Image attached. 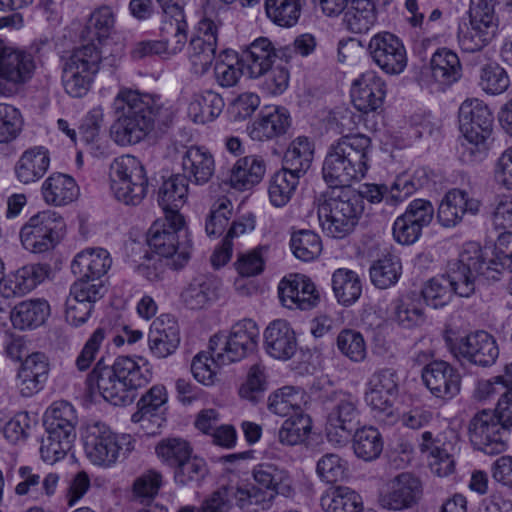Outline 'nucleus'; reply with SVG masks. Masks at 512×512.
I'll return each mask as SVG.
<instances>
[{
  "instance_id": "423d86ee",
  "label": "nucleus",
  "mask_w": 512,
  "mask_h": 512,
  "mask_svg": "<svg viewBox=\"0 0 512 512\" xmlns=\"http://www.w3.org/2000/svg\"><path fill=\"white\" fill-rule=\"evenodd\" d=\"M497 0H472L469 24L458 29L457 40L463 52L481 51L498 33L499 20L495 13Z\"/></svg>"
},
{
  "instance_id": "338daca9",
  "label": "nucleus",
  "mask_w": 512,
  "mask_h": 512,
  "mask_svg": "<svg viewBox=\"0 0 512 512\" xmlns=\"http://www.w3.org/2000/svg\"><path fill=\"white\" fill-rule=\"evenodd\" d=\"M336 344L341 354L354 363L364 361L367 356L364 337L356 330H342L337 336Z\"/></svg>"
},
{
  "instance_id": "de8ad7c7",
  "label": "nucleus",
  "mask_w": 512,
  "mask_h": 512,
  "mask_svg": "<svg viewBox=\"0 0 512 512\" xmlns=\"http://www.w3.org/2000/svg\"><path fill=\"white\" fill-rule=\"evenodd\" d=\"M331 284L337 301L344 306L352 305L362 294L359 275L347 268L336 269L332 274Z\"/></svg>"
},
{
  "instance_id": "0eeeda50",
  "label": "nucleus",
  "mask_w": 512,
  "mask_h": 512,
  "mask_svg": "<svg viewBox=\"0 0 512 512\" xmlns=\"http://www.w3.org/2000/svg\"><path fill=\"white\" fill-rule=\"evenodd\" d=\"M102 52L96 44L75 49L63 62L61 81L65 92L74 98L85 96L99 71Z\"/></svg>"
},
{
  "instance_id": "a211bd4d",
  "label": "nucleus",
  "mask_w": 512,
  "mask_h": 512,
  "mask_svg": "<svg viewBox=\"0 0 512 512\" xmlns=\"http://www.w3.org/2000/svg\"><path fill=\"white\" fill-rule=\"evenodd\" d=\"M36 62L32 53L12 46L0 39V79L19 86L29 82L35 73Z\"/></svg>"
},
{
  "instance_id": "f3484780",
  "label": "nucleus",
  "mask_w": 512,
  "mask_h": 512,
  "mask_svg": "<svg viewBox=\"0 0 512 512\" xmlns=\"http://www.w3.org/2000/svg\"><path fill=\"white\" fill-rule=\"evenodd\" d=\"M422 380L430 393L443 401L455 398L461 390L462 377L458 369L443 360H434L422 369Z\"/></svg>"
},
{
  "instance_id": "f03ea898",
  "label": "nucleus",
  "mask_w": 512,
  "mask_h": 512,
  "mask_svg": "<svg viewBox=\"0 0 512 512\" xmlns=\"http://www.w3.org/2000/svg\"><path fill=\"white\" fill-rule=\"evenodd\" d=\"M112 108L116 120L111 135L121 146L141 142L155 127L159 130L168 128L175 117L172 104L162 102L157 96L128 88L119 90Z\"/></svg>"
},
{
  "instance_id": "c03bdc74",
  "label": "nucleus",
  "mask_w": 512,
  "mask_h": 512,
  "mask_svg": "<svg viewBox=\"0 0 512 512\" xmlns=\"http://www.w3.org/2000/svg\"><path fill=\"white\" fill-rule=\"evenodd\" d=\"M85 448H124L132 445L130 434H116L103 423L88 425L82 432Z\"/></svg>"
},
{
  "instance_id": "c85d7f7f",
  "label": "nucleus",
  "mask_w": 512,
  "mask_h": 512,
  "mask_svg": "<svg viewBox=\"0 0 512 512\" xmlns=\"http://www.w3.org/2000/svg\"><path fill=\"white\" fill-rule=\"evenodd\" d=\"M421 183L410 178L408 175L398 176L394 183L388 188L386 185L365 184L358 192L361 199L366 198L371 203H379L384 200L391 206H396L411 196Z\"/></svg>"
},
{
  "instance_id": "2eb2a0df",
  "label": "nucleus",
  "mask_w": 512,
  "mask_h": 512,
  "mask_svg": "<svg viewBox=\"0 0 512 512\" xmlns=\"http://www.w3.org/2000/svg\"><path fill=\"white\" fill-rule=\"evenodd\" d=\"M368 53L372 61L387 74L398 75L407 66L406 49L392 33L375 34L368 43Z\"/></svg>"
},
{
  "instance_id": "052dcab7",
  "label": "nucleus",
  "mask_w": 512,
  "mask_h": 512,
  "mask_svg": "<svg viewBox=\"0 0 512 512\" xmlns=\"http://www.w3.org/2000/svg\"><path fill=\"white\" fill-rule=\"evenodd\" d=\"M162 485V474L153 469L147 470L134 479L131 499L141 504H149L158 495Z\"/></svg>"
},
{
  "instance_id": "2f4dec72",
  "label": "nucleus",
  "mask_w": 512,
  "mask_h": 512,
  "mask_svg": "<svg viewBox=\"0 0 512 512\" xmlns=\"http://www.w3.org/2000/svg\"><path fill=\"white\" fill-rule=\"evenodd\" d=\"M266 352L278 360L290 359L297 350V340L290 324L282 319L271 322L264 332Z\"/></svg>"
},
{
  "instance_id": "ddd939ff",
  "label": "nucleus",
  "mask_w": 512,
  "mask_h": 512,
  "mask_svg": "<svg viewBox=\"0 0 512 512\" xmlns=\"http://www.w3.org/2000/svg\"><path fill=\"white\" fill-rule=\"evenodd\" d=\"M446 343L458 361L483 367L494 364L499 355L495 339L485 331L455 338L447 337Z\"/></svg>"
},
{
  "instance_id": "5fc2aeb1",
  "label": "nucleus",
  "mask_w": 512,
  "mask_h": 512,
  "mask_svg": "<svg viewBox=\"0 0 512 512\" xmlns=\"http://www.w3.org/2000/svg\"><path fill=\"white\" fill-rule=\"evenodd\" d=\"M402 273L400 258L387 254L373 262L369 269L372 284L379 289H387L395 285Z\"/></svg>"
},
{
  "instance_id": "393cba45",
  "label": "nucleus",
  "mask_w": 512,
  "mask_h": 512,
  "mask_svg": "<svg viewBox=\"0 0 512 512\" xmlns=\"http://www.w3.org/2000/svg\"><path fill=\"white\" fill-rule=\"evenodd\" d=\"M180 344V331L177 321L168 314L157 317L150 325L148 348L150 353L164 359L174 354Z\"/></svg>"
},
{
  "instance_id": "4c0bfd02",
  "label": "nucleus",
  "mask_w": 512,
  "mask_h": 512,
  "mask_svg": "<svg viewBox=\"0 0 512 512\" xmlns=\"http://www.w3.org/2000/svg\"><path fill=\"white\" fill-rule=\"evenodd\" d=\"M485 251L486 270L488 280H498L504 270H512V230H504L494 247L482 248Z\"/></svg>"
},
{
  "instance_id": "b1692460",
  "label": "nucleus",
  "mask_w": 512,
  "mask_h": 512,
  "mask_svg": "<svg viewBox=\"0 0 512 512\" xmlns=\"http://www.w3.org/2000/svg\"><path fill=\"white\" fill-rule=\"evenodd\" d=\"M51 267L46 263L27 264L4 276L0 294L5 298L23 296L49 278Z\"/></svg>"
},
{
  "instance_id": "4be33fe9",
  "label": "nucleus",
  "mask_w": 512,
  "mask_h": 512,
  "mask_svg": "<svg viewBox=\"0 0 512 512\" xmlns=\"http://www.w3.org/2000/svg\"><path fill=\"white\" fill-rule=\"evenodd\" d=\"M481 202L462 189L449 190L441 200L437 210V221L445 228L457 226L465 214L477 215Z\"/></svg>"
},
{
  "instance_id": "20e7f679",
  "label": "nucleus",
  "mask_w": 512,
  "mask_h": 512,
  "mask_svg": "<svg viewBox=\"0 0 512 512\" xmlns=\"http://www.w3.org/2000/svg\"><path fill=\"white\" fill-rule=\"evenodd\" d=\"M459 129L463 136L461 160L477 163L487 155L486 141L493 126V114L489 107L478 98L465 99L458 111Z\"/></svg>"
},
{
  "instance_id": "dca6fc26",
  "label": "nucleus",
  "mask_w": 512,
  "mask_h": 512,
  "mask_svg": "<svg viewBox=\"0 0 512 512\" xmlns=\"http://www.w3.org/2000/svg\"><path fill=\"white\" fill-rule=\"evenodd\" d=\"M327 415L326 436L328 442L334 446H344L350 439L348 425L357 415V409L353 397L344 392H334Z\"/></svg>"
},
{
  "instance_id": "69168bd1",
  "label": "nucleus",
  "mask_w": 512,
  "mask_h": 512,
  "mask_svg": "<svg viewBox=\"0 0 512 512\" xmlns=\"http://www.w3.org/2000/svg\"><path fill=\"white\" fill-rule=\"evenodd\" d=\"M290 247L296 258L309 262L317 258L322 250L320 237L310 230H300L292 234Z\"/></svg>"
},
{
  "instance_id": "774afa93",
  "label": "nucleus",
  "mask_w": 512,
  "mask_h": 512,
  "mask_svg": "<svg viewBox=\"0 0 512 512\" xmlns=\"http://www.w3.org/2000/svg\"><path fill=\"white\" fill-rule=\"evenodd\" d=\"M510 85L507 72L497 63L484 65L480 70L479 86L489 95H500Z\"/></svg>"
},
{
  "instance_id": "7ed1b4c3",
  "label": "nucleus",
  "mask_w": 512,
  "mask_h": 512,
  "mask_svg": "<svg viewBox=\"0 0 512 512\" xmlns=\"http://www.w3.org/2000/svg\"><path fill=\"white\" fill-rule=\"evenodd\" d=\"M151 379L147 360L119 356L111 366L100 359L88 374L86 383L92 395H99L114 406H126L135 400L136 391Z\"/></svg>"
},
{
  "instance_id": "bb28decb",
  "label": "nucleus",
  "mask_w": 512,
  "mask_h": 512,
  "mask_svg": "<svg viewBox=\"0 0 512 512\" xmlns=\"http://www.w3.org/2000/svg\"><path fill=\"white\" fill-rule=\"evenodd\" d=\"M183 174L187 182L204 185L215 172V160L211 152L203 146H183L179 151Z\"/></svg>"
},
{
  "instance_id": "72a5a7b5",
  "label": "nucleus",
  "mask_w": 512,
  "mask_h": 512,
  "mask_svg": "<svg viewBox=\"0 0 512 512\" xmlns=\"http://www.w3.org/2000/svg\"><path fill=\"white\" fill-rule=\"evenodd\" d=\"M278 57L277 49L267 37H259L243 51L241 61L251 78L265 75Z\"/></svg>"
},
{
  "instance_id": "f257e3e1",
  "label": "nucleus",
  "mask_w": 512,
  "mask_h": 512,
  "mask_svg": "<svg viewBox=\"0 0 512 512\" xmlns=\"http://www.w3.org/2000/svg\"><path fill=\"white\" fill-rule=\"evenodd\" d=\"M372 143L364 134H347L328 148L322 174L334 188L318 205V219L325 235L335 239L348 236L364 211L361 195L350 187L366 177L371 166Z\"/></svg>"
},
{
  "instance_id": "680f3d73",
  "label": "nucleus",
  "mask_w": 512,
  "mask_h": 512,
  "mask_svg": "<svg viewBox=\"0 0 512 512\" xmlns=\"http://www.w3.org/2000/svg\"><path fill=\"white\" fill-rule=\"evenodd\" d=\"M268 18L281 27L294 26L301 14L300 0H265Z\"/></svg>"
},
{
  "instance_id": "4468645a",
  "label": "nucleus",
  "mask_w": 512,
  "mask_h": 512,
  "mask_svg": "<svg viewBox=\"0 0 512 512\" xmlns=\"http://www.w3.org/2000/svg\"><path fill=\"white\" fill-rule=\"evenodd\" d=\"M76 423L77 415L72 404L64 400L53 402L45 413L46 438L40 448L55 445L70 448L76 438Z\"/></svg>"
},
{
  "instance_id": "bf43d9fd",
  "label": "nucleus",
  "mask_w": 512,
  "mask_h": 512,
  "mask_svg": "<svg viewBox=\"0 0 512 512\" xmlns=\"http://www.w3.org/2000/svg\"><path fill=\"white\" fill-rule=\"evenodd\" d=\"M254 480L263 488L275 490L279 494L291 492V479L288 473L271 464L257 465L253 470Z\"/></svg>"
},
{
  "instance_id": "a18cd8bd",
  "label": "nucleus",
  "mask_w": 512,
  "mask_h": 512,
  "mask_svg": "<svg viewBox=\"0 0 512 512\" xmlns=\"http://www.w3.org/2000/svg\"><path fill=\"white\" fill-rule=\"evenodd\" d=\"M220 281L212 275H200L192 280L182 297L190 309H201L217 298Z\"/></svg>"
},
{
  "instance_id": "603ef678",
  "label": "nucleus",
  "mask_w": 512,
  "mask_h": 512,
  "mask_svg": "<svg viewBox=\"0 0 512 512\" xmlns=\"http://www.w3.org/2000/svg\"><path fill=\"white\" fill-rule=\"evenodd\" d=\"M321 506L326 512H361V496L347 486H337L321 498Z\"/></svg>"
},
{
  "instance_id": "412c9836",
  "label": "nucleus",
  "mask_w": 512,
  "mask_h": 512,
  "mask_svg": "<svg viewBox=\"0 0 512 512\" xmlns=\"http://www.w3.org/2000/svg\"><path fill=\"white\" fill-rule=\"evenodd\" d=\"M167 400V391L163 385L152 386L137 402V411L131 416L132 422L150 430V434L156 433V429L165 423Z\"/></svg>"
},
{
  "instance_id": "aec40b11",
  "label": "nucleus",
  "mask_w": 512,
  "mask_h": 512,
  "mask_svg": "<svg viewBox=\"0 0 512 512\" xmlns=\"http://www.w3.org/2000/svg\"><path fill=\"white\" fill-rule=\"evenodd\" d=\"M279 298L289 309L309 310L317 306L319 292L310 278L303 274H290L278 285Z\"/></svg>"
},
{
  "instance_id": "8fccbe9b",
  "label": "nucleus",
  "mask_w": 512,
  "mask_h": 512,
  "mask_svg": "<svg viewBox=\"0 0 512 512\" xmlns=\"http://www.w3.org/2000/svg\"><path fill=\"white\" fill-rule=\"evenodd\" d=\"M217 46L214 39L192 38L187 48V57L190 64V71L195 76L206 74L213 63L216 61Z\"/></svg>"
},
{
  "instance_id": "49530a36",
  "label": "nucleus",
  "mask_w": 512,
  "mask_h": 512,
  "mask_svg": "<svg viewBox=\"0 0 512 512\" xmlns=\"http://www.w3.org/2000/svg\"><path fill=\"white\" fill-rule=\"evenodd\" d=\"M307 397L302 389L285 386L273 392L268 398V409L279 416L286 417L302 413Z\"/></svg>"
},
{
  "instance_id": "13d9d810",
  "label": "nucleus",
  "mask_w": 512,
  "mask_h": 512,
  "mask_svg": "<svg viewBox=\"0 0 512 512\" xmlns=\"http://www.w3.org/2000/svg\"><path fill=\"white\" fill-rule=\"evenodd\" d=\"M161 31L164 39L160 42L165 49V58L181 52L187 42V23L184 17L164 20Z\"/></svg>"
},
{
  "instance_id": "ea45409f",
  "label": "nucleus",
  "mask_w": 512,
  "mask_h": 512,
  "mask_svg": "<svg viewBox=\"0 0 512 512\" xmlns=\"http://www.w3.org/2000/svg\"><path fill=\"white\" fill-rule=\"evenodd\" d=\"M266 172V163L261 156L248 155L234 164L230 174V184L233 188L243 191L259 184Z\"/></svg>"
},
{
  "instance_id": "9d476101",
  "label": "nucleus",
  "mask_w": 512,
  "mask_h": 512,
  "mask_svg": "<svg viewBox=\"0 0 512 512\" xmlns=\"http://www.w3.org/2000/svg\"><path fill=\"white\" fill-rule=\"evenodd\" d=\"M63 218L51 210H44L31 216L20 229L23 248L34 254L53 250L60 241Z\"/></svg>"
},
{
  "instance_id": "e2e57ef3",
  "label": "nucleus",
  "mask_w": 512,
  "mask_h": 512,
  "mask_svg": "<svg viewBox=\"0 0 512 512\" xmlns=\"http://www.w3.org/2000/svg\"><path fill=\"white\" fill-rule=\"evenodd\" d=\"M312 422L308 415L296 413L284 421L279 430V441L283 445L301 444L311 431Z\"/></svg>"
},
{
  "instance_id": "864d4df0",
  "label": "nucleus",
  "mask_w": 512,
  "mask_h": 512,
  "mask_svg": "<svg viewBox=\"0 0 512 512\" xmlns=\"http://www.w3.org/2000/svg\"><path fill=\"white\" fill-rule=\"evenodd\" d=\"M245 67L238 54L231 49L221 51L215 62L214 75L216 82L224 88L235 86L243 74Z\"/></svg>"
},
{
  "instance_id": "58836bf2",
  "label": "nucleus",
  "mask_w": 512,
  "mask_h": 512,
  "mask_svg": "<svg viewBox=\"0 0 512 512\" xmlns=\"http://www.w3.org/2000/svg\"><path fill=\"white\" fill-rule=\"evenodd\" d=\"M50 165V156L46 148L39 146L26 150L15 164V175L23 184L41 179Z\"/></svg>"
},
{
  "instance_id": "a878e982",
  "label": "nucleus",
  "mask_w": 512,
  "mask_h": 512,
  "mask_svg": "<svg viewBox=\"0 0 512 512\" xmlns=\"http://www.w3.org/2000/svg\"><path fill=\"white\" fill-rule=\"evenodd\" d=\"M49 363L40 352L27 356L18 368L15 387L22 397H32L40 392L48 379Z\"/></svg>"
},
{
  "instance_id": "1a4fd4ad",
  "label": "nucleus",
  "mask_w": 512,
  "mask_h": 512,
  "mask_svg": "<svg viewBox=\"0 0 512 512\" xmlns=\"http://www.w3.org/2000/svg\"><path fill=\"white\" fill-rule=\"evenodd\" d=\"M259 327L251 319H243L233 325L228 336L214 335L210 339V348L216 354L220 364L240 361L252 353L258 344Z\"/></svg>"
},
{
  "instance_id": "cd10ccee",
  "label": "nucleus",
  "mask_w": 512,
  "mask_h": 512,
  "mask_svg": "<svg viewBox=\"0 0 512 512\" xmlns=\"http://www.w3.org/2000/svg\"><path fill=\"white\" fill-rule=\"evenodd\" d=\"M470 440L474 448H484L494 444L506 445L507 426L502 424L495 411L482 410L470 422Z\"/></svg>"
},
{
  "instance_id": "37998d69",
  "label": "nucleus",
  "mask_w": 512,
  "mask_h": 512,
  "mask_svg": "<svg viewBox=\"0 0 512 512\" xmlns=\"http://www.w3.org/2000/svg\"><path fill=\"white\" fill-rule=\"evenodd\" d=\"M50 314V306L46 300L34 299L22 301L10 313L13 326L24 330L42 325Z\"/></svg>"
},
{
  "instance_id": "a19ab883",
  "label": "nucleus",
  "mask_w": 512,
  "mask_h": 512,
  "mask_svg": "<svg viewBox=\"0 0 512 512\" xmlns=\"http://www.w3.org/2000/svg\"><path fill=\"white\" fill-rule=\"evenodd\" d=\"M224 106L220 94L205 90L192 96L188 105V116L194 123L205 124L215 120L222 113Z\"/></svg>"
},
{
  "instance_id": "9b49d317",
  "label": "nucleus",
  "mask_w": 512,
  "mask_h": 512,
  "mask_svg": "<svg viewBox=\"0 0 512 512\" xmlns=\"http://www.w3.org/2000/svg\"><path fill=\"white\" fill-rule=\"evenodd\" d=\"M174 222V219L167 217L157 219L147 232V243L156 254L171 259L170 264L174 269H179L189 260L190 251L187 244L179 241L185 221L179 225Z\"/></svg>"
},
{
  "instance_id": "79ce46f5",
  "label": "nucleus",
  "mask_w": 512,
  "mask_h": 512,
  "mask_svg": "<svg viewBox=\"0 0 512 512\" xmlns=\"http://www.w3.org/2000/svg\"><path fill=\"white\" fill-rule=\"evenodd\" d=\"M116 15L110 6L102 5L94 9L82 30L83 39L95 44L102 43L111 37L114 32Z\"/></svg>"
},
{
  "instance_id": "39448f33",
  "label": "nucleus",
  "mask_w": 512,
  "mask_h": 512,
  "mask_svg": "<svg viewBox=\"0 0 512 512\" xmlns=\"http://www.w3.org/2000/svg\"><path fill=\"white\" fill-rule=\"evenodd\" d=\"M110 190L114 198L127 206H137L148 193V178L144 166L132 155L113 160L109 169Z\"/></svg>"
},
{
  "instance_id": "c756f323",
  "label": "nucleus",
  "mask_w": 512,
  "mask_h": 512,
  "mask_svg": "<svg viewBox=\"0 0 512 512\" xmlns=\"http://www.w3.org/2000/svg\"><path fill=\"white\" fill-rule=\"evenodd\" d=\"M112 265L110 253L103 248H86L78 252L70 265L71 272L79 279L102 281Z\"/></svg>"
},
{
  "instance_id": "6e6d98bb",
  "label": "nucleus",
  "mask_w": 512,
  "mask_h": 512,
  "mask_svg": "<svg viewBox=\"0 0 512 512\" xmlns=\"http://www.w3.org/2000/svg\"><path fill=\"white\" fill-rule=\"evenodd\" d=\"M300 176L285 169L276 172L269 181L268 196L275 207H284L294 195Z\"/></svg>"
},
{
  "instance_id": "6e6552de",
  "label": "nucleus",
  "mask_w": 512,
  "mask_h": 512,
  "mask_svg": "<svg viewBox=\"0 0 512 512\" xmlns=\"http://www.w3.org/2000/svg\"><path fill=\"white\" fill-rule=\"evenodd\" d=\"M485 254L477 242H467L463 245L459 259L449 263L445 276L449 279L454 294L468 298L475 292L479 277L488 280L485 273Z\"/></svg>"
},
{
  "instance_id": "4d7b16f0",
  "label": "nucleus",
  "mask_w": 512,
  "mask_h": 512,
  "mask_svg": "<svg viewBox=\"0 0 512 512\" xmlns=\"http://www.w3.org/2000/svg\"><path fill=\"white\" fill-rule=\"evenodd\" d=\"M376 22L374 4L370 0H352L344 15V23L353 33H365Z\"/></svg>"
},
{
  "instance_id": "e433bc0d",
  "label": "nucleus",
  "mask_w": 512,
  "mask_h": 512,
  "mask_svg": "<svg viewBox=\"0 0 512 512\" xmlns=\"http://www.w3.org/2000/svg\"><path fill=\"white\" fill-rule=\"evenodd\" d=\"M41 193L45 203L60 207L77 199L79 187L70 175L53 173L42 183Z\"/></svg>"
},
{
  "instance_id": "c9c22d12",
  "label": "nucleus",
  "mask_w": 512,
  "mask_h": 512,
  "mask_svg": "<svg viewBox=\"0 0 512 512\" xmlns=\"http://www.w3.org/2000/svg\"><path fill=\"white\" fill-rule=\"evenodd\" d=\"M429 70L439 90H445L462 77V65L458 55L447 48L437 49L433 53Z\"/></svg>"
},
{
  "instance_id": "3c124183",
  "label": "nucleus",
  "mask_w": 512,
  "mask_h": 512,
  "mask_svg": "<svg viewBox=\"0 0 512 512\" xmlns=\"http://www.w3.org/2000/svg\"><path fill=\"white\" fill-rule=\"evenodd\" d=\"M104 112L101 107L91 109L84 117L79 128L81 141H83L91 154L100 157L106 153L107 145L100 135Z\"/></svg>"
},
{
  "instance_id": "0e129e2a",
  "label": "nucleus",
  "mask_w": 512,
  "mask_h": 512,
  "mask_svg": "<svg viewBox=\"0 0 512 512\" xmlns=\"http://www.w3.org/2000/svg\"><path fill=\"white\" fill-rule=\"evenodd\" d=\"M390 318L399 325L410 328L424 321V313L417 301L406 296L392 301Z\"/></svg>"
},
{
  "instance_id": "6ab92c4d",
  "label": "nucleus",
  "mask_w": 512,
  "mask_h": 512,
  "mask_svg": "<svg viewBox=\"0 0 512 512\" xmlns=\"http://www.w3.org/2000/svg\"><path fill=\"white\" fill-rule=\"evenodd\" d=\"M422 495L419 478L411 473H401L389 480L380 495V504L388 510L400 511L415 505Z\"/></svg>"
},
{
  "instance_id": "f8f14e48",
  "label": "nucleus",
  "mask_w": 512,
  "mask_h": 512,
  "mask_svg": "<svg viewBox=\"0 0 512 512\" xmlns=\"http://www.w3.org/2000/svg\"><path fill=\"white\" fill-rule=\"evenodd\" d=\"M398 380L396 371L384 368L375 371L366 383L365 402L375 417L386 424H393L399 418L393 409L399 392Z\"/></svg>"
},
{
  "instance_id": "f704fd0d",
  "label": "nucleus",
  "mask_w": 512,
  "mask_h": 512,
  "mask_svg": "<svg viewBox=\"0 0 512 512\" xmlns=\"http://www.w3.org/2000/svg\"><path fill=\"white\" fill-rule=\"evenodd\" d=\"M187 194V179L180 174L171 176L159 188L158 203L164 212V217L174 219L176 225L184 221L179 210L186 202Z\"/></svg>"
},
{
  "instance_id": "09e8293b",
  "label": "nucleus",
  "mask_w": 512,
  "mask_h": 512,
  "mask_svg": "<svg viewBox=\"0 0 512 512\" xmlns=\"http://www.w3.org/2000/svg\"><path fill=\"white\" fill-rule=\"evenodd\" d=\"M313 155V142L305 136H299L289 144L285 152L283 169L301 177L310 168Z\"/></svg>"
},
{
  "instance_id": "7c9ffc66",
  "label": "nucleus",
  "mask_w": 512,
  "mask_h": 512,
  "mask_svg": "<svg viewBox=\"0 0 512 512\" xmlns=\"http://www.w3.org/2000/svg\"><path fill=\"white\" fill-rule=\"evenodd\" d=\"M290 126L291 117L286 108L266 107L252 124L249 134L253 140H271L286 134Z\"/></svg>"
},
{
  "instance_id": "5701e85b",
  "label": "nucleus",
  "mask_w": 512,
  "mask_h": 512,
  "mask_svg": "<svg viewBox=\"0 0 512 512\" xmlns=\"http://www.w3.org/2000/svg\"><path fill=\"white\" fill-rule=\"evenodd\" d=\"M386 84L373 70L363 72L351 87V98L355 108L363 113L376 111L384 102Z\"/></svg>"
},
{
  "instance_id": "473e14b6",
  "label": "nucleus",
  "mask_w": 512,
  "mask_h": 512,
  "mask_svg": "<svg viewBox=\"0 0 512 512\" xmlns=\"http://www.w3.org/2000/svg\"><path fill=\"white\" fill-rule=\"evenodd\" d=\"M158 457L175 469V479L181 484L203 477L207 471L203 458L191 454V450H158Z\"/></svg>"
}]
</instances>
